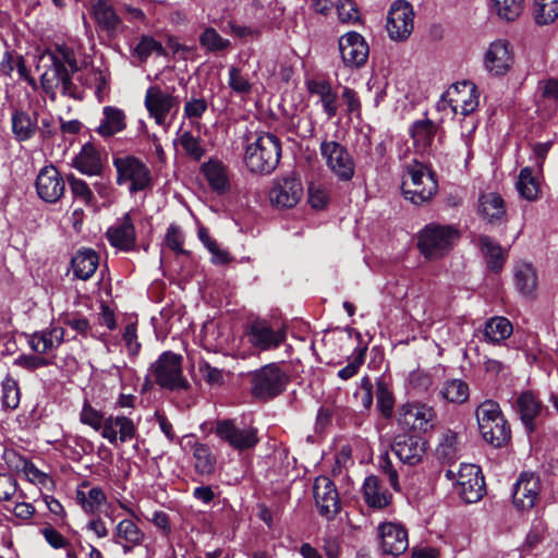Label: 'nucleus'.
<instances>
[{
  "mask_svg": "<svg viewBox=\"0 0 558 558\" xmlns=\"http://www.w3.org/2000/svg\"><path fill=\"white\" fill-rule=\"evenodd\" d=\"M184 236L181 229L175 225H170L166 233V243L169 248L177 253H184Z\"/></svg>",
  "mask_w": 558,
  "mask_h": 558,
  "instance_id": "63",
  "label": "nucleus"
},
{
  "mask_svg": "<svg viewBox=\"0 0 558 558\" xmlns=\"http://www.w3.org/2000/svg\"><path fill=\"white\" fill-rule=\"evenodd\" d=\"M319 150L328 169L338 180L348 182L354 177V160L342 144L336 141H324Z\"/></svg>",
  "mask_w": 558,
  "mask_h": 558,
  "instance_id": "10",
  "label": "nucleus"
},
{
  "mask_svg": "<svg viewBox=\"0 0 558 558\" xmlns=\"http://www.w3.org/2000/svg\"><path fill=\"white\" fill-rule=\"evenodd\" d=\"M198 371L203 379L210 386H221L226 381V372L221 368L211 366L206 361H201Z\"/></svg>",
  "mask_w": 558,
  "mask_h": 558,
  "instance_id": "57",
  "label": "nucleus"
},
{
  "mask_svg": "<svg viewBox=\"0 0 558 558\" xmlns=\"http://www.w3.org/2000/svg\"><path fill=\"white\" fill-rule=\"evenodd\" d=\"M401 189L407 199L415 205H422L435 195L437 181L434 173L423 163L413 161L407 166Z\"/></svg>",
  "mask_w": 558,
  "mask_h": 558,
  "instance_id": "5",
  "label": "nucleus"
},
{
  "mask_svg": "<svg viewBox=\"0 0 558 558\" xmlns=\"http://www.w3.org/2000/svg\"><path fill=\"white\" fill-rule=\"evenodd\" d=\"M201 45L211 52H217L227 49L230 41L222 38L218 32L213 27H207L199 36Z\"/></svg>",
  "mask_w": 558,
  "mask_h": 558,
  "instance_id": "50",
  "label": "nucleus"
},
{
  "mask_svg": "<svg viewBox=\"0 0 558 558\" xmlns=\"http://www.w3.org/2000/svg\"><path fill=\"white\" fill-rule=\"evenodd\" d=\"M338 48L343 64L348 68H360L368 59L369 48L365 38L357 32H348L339 37Z\"/></svg>",
  "mask_w": 558,
  "mask_h": 558,
  "instance_id": "14",
  "label": "nucleus"
},
{
  "mask_svg": "<svg viewBox=\"0 0 558 558\" xmlns=\"http://www.w3.org/2000/svg\"><path fill=\"white\" fill-rule=\"evenodd\" d=\"M475 414L481 435L486 442L495 448L508 444L511 429L496 401L485 400L477 407Z\"/></svg>",
  "mask_w": 558,
  "mask_h": 558,
  "instance_id": "3",
  "label": "nucleus"
},
{
  "mask_svg": "<svg viewBox=\"0 0 558 558\" xmlns=\"http://www.w3.org/2000/svg\"><path fill=\"white\" fill-rule=\"evenodd\" d=\"M154 52L158 56L166 54L165 48L159 41L155 40L150 36H142L138 44L134 48V53L140 58L141 61H146Z\"/></svg>",
  "mask_w": 558,
  "mask_h": 558,
  "instance_id": "52",
  "label": "nucleus"
},
{
  "mask_svg": "<svg viewBox=\"0 0 558 558\" xmlns=\"http://www.w3.org/2000/svg\"><path fill=\"white\" fill-rule=\"evenodd\" d=\"M414 28V11L410 2L396 0L387 14L386 29L393 41L407 40Z\"/></svg>",
  "mask_w": 558,
  "mask_h": 558,
  "instance_id": "11",
  "label": "nucleus"
},
{
  "mask_svg": "<svg viewBox=\"0 0 558 558\" xmlns=\"http://www.w3.org/2000/svg\"><path fill=\"white\" fill-rule=\"evenodd\" d=\"M104 415L100 411L93 408L89 402H85L80 413V421L90 426L95 430H102L104 428Z\"/></svg>",
  "mask_w": 558,
  "mask_h": 558,
  "instance_id": "58",
  "label": "nucleus"
},
{
  "mask_svg": "<svg viewBox=\"0 0 558 558\" xmlns=\"http://www.w3.org/2000/svg\"><path fill=\"white\" fill-rule=\"evenodd\" d=\"M102 119L100 120L96 132L102 137H110L122 132L126 128V116L118 107L106 106L102 109Z\"/></svg>",
  "mask_w": 558,
  "mask_h": 558,
  "instance_id": "32",
  "label": "nucleus"
},
{
  "mask_svg": "<svg viewBox=\"0 0 558 558\" xmlns=\"http://www.w3.org/2000/svg\"><path fill=\"white\" fill-rule=\"evenodd\" d=\"M427 442L417 436H398L392 444V451L399 460L409 465L420 463L426 452Z\"/></svg>",
  "mask_w": 558,
  "mask_h": 558,
  "instance_id": "22",
  "label": "nucleus"
},
{
  "mask_svg": "<svg viewBox=\"0 0 558 558\" xmlns=\"http://www.w3.org/2000/svg\"><path fill=\"white\" fill-rule=\"evenodd\" d=\"M12 132L19 142L28 141L38 130L37 113L15 110L12 113Z\"/></svg>",
  "mask_w": 558,
  "mask_h": 558,
  "instance_id": "33",
  "label": "nucleus"
},
{
  "mask_svg": "<svg viewBox=\"0 0 558 558\" xmlns=\"http://www.w3.org/2000/svg\"><path fill=\"white\" fill-rule=\"evenodd\" d=\"M438 131L439 126L427 118L414 121L409 129L414 147L421 154L433 153L434 140Z\"/></svg>",
  "mask_w": 558,
  "mask_h": 558,
  "instance_id": "28",
  "label": "nucleus"
},
{
  "mask_svg": "<svg viewBox=\"0 0 558 558\" xmlns=\"http://www.w3.org/2000/svg\"><path fill=\"white\" fill-rule=\"evenodd\" d=\"M77 499L86 512L94 513L106 502V495L100 487H93L87 495L78 490Z\"/></svg>",
  "mask_w": 558,
  "mask_h": 558,
  "instance_id": "49",
  "label": "nucleus"
},
{
  "mask_svg": "<svg viewBox=\"0 0 558 558\" xmlns=\"http://www.w3.org/2000/svg\"><path fill=\"white\" fill-rule=\"evenodd\" d=\"M480 211L490 223L499 222L506 213L505 203L497 193H487L480 198Z\"/></svg>",
  "mask_w": 558,
  "mask_h": 558,
  "instance_id": "39",
  "label": "nucleus"
},
{
  "mask_svg": "<svg viewBox=\"0 0 558 558\" xmlns=\"http://www.w3.org/2000/svg\"><path fill=\"white\" fill-rule=\"evenodd\" d=\"M109 243L121 251L129 252L135 247L136 233L129 214L118 219L106 232Z\"/></svg>",
  "mask_w": 558,
  "mask_h": 558,
  "instance_id": "25",
  "label": "nucleus"
},
{
  "mask_svg": "<svg viewBox=\"0 0 558 558\" xmlns=\"http://www.w3.org/2000/svg\"><path fill=\"white\" fill-rule=\"evenodd\" d=\"M376 399L377 407L383 413V415L386 417L390 416L395 405V399L391 391L388 389L387 385L383 381H379L377 384Z\"/></svg>",
  "mask_w": 558,
  "mask_h": 558,
  "instance_id": "59",
  "label": "nucleus"
},
{
  "mask_svg": "<svg viewBox=\"0 0 558 558\" xmlns=\"http://www.w3.org/2000/svg\"><path fill=\"white\" fill-rule=\"evenodd\" d=\"M477 245L485 256L487 266L494 271H499L505 262V253L501 246L487 235H480Z\"/></svg>",
  "mask_w": 558,
  "mask_h": 558,
  "instance_id": "38",
  "label": "nucleus"
},
{
  "mask_svg": "<svg viewBox=\"0 0 558 558\" xmlns=\"http://www.w3.org/2000/svg\"><path fill=\"white\" fill-rule=\"evenodd\" d=\"M480 473V469L473 464L463 465L459 471V494L468 504L478 501L485 493L484 477Z\"/></svg>",
  "mask_w": 558,
  "mask_h": 558,
  "instance_id": "20",
  "label": "nucleus"
},
{
  "mask_svg": "<svg viewBox=\"0 0 558 558\" xmlns=\"http://www.w3.org/2000/svg\"><path fill=\"white\" fill-rule=\"evenodd\" d=\"M194 468L201 475H210L216 468V457L205 444H195L193 449Z\"/></svg>",
  "mask_w": 558,
  "mask_h": 558,
  "instance_id": "41",
  "label": "nucleus"
},
{
  "mask_svg": "<svg viewBox=\"0 0 558 558\" xmlns=\"http://www.w3.org/2000/svg\"><path fill=\"white\" fill-rule=\"evenodd\" d=\"M68 182L71 193L75 198L81 199L85 204H90L93 202L94 194L84 180L75 178L73 174H69Z\"/></svg>",
  "mask_w": 558,
  "mask_h": 558,
  "instance_id": "60",
  "label": "nucleus"
},
{
  "mask_svg": "<svg viewBox=\"0 0 558 558\" xmlns=\"http://www.w3.org/2000/svg\"><path fill=\"white\" fill-rule=\"evenodd\" d=\"M362 493L365 502L372 508L381 509L389 504L390 496L381 489L379 480L374 475L365 478Z\"/></svg>",
  "mask_w": 558,
  "mask_h": 558,
  "instance_id": "37",
  "label": "nucleus"
},
{
  "mask_svg": "<svg viewBox=\"0 0 558 558\" xmlns=\"http://www.w3.org/2000/svg\"><path fill=\"white\" fill-rule=\"evenodd\" d=\"M337 12L341 23H356L360 21V13L353 0H338Z\"/></svg>",
  "mask_w": 558,
  "mask_h": 558,
  "instance_id": "61",
  "label": "nucleus"
},
{
  "mask_svg": "<svg viewBox=\"0 0 558 558\" xmlns=\"http://www.w3.org/2000/svg\"><path fill=\"white\" fill-rule=\"evenodd\" d=\"M98 264L99 257L92 248L77 251L71 259L73 274L81 280H88L95 274Z\"/></svg>",
  "mask_w": 558,
  "mask_h": 558,
  "instance_id": "34",
  "label": "nucleus"
},
{
  "mask_svg": "<svg viewBox=\"0 0 558 558\" xmlns=\"http://www.w3.org/2000/svg\"><path fill=\"white\" fill-rule=\"evenodd\" d=\"M517 190L527 201H535L538 197L539 183L533 175V170L530 167H524L520 171Z\"/></svg>",
  "mask_w": 558,
  "mask_h": 558,
  "instance_id": "46",
  "label": "nucleus"
},
{
  "mask_svg": "<svg viewBox=\"0 0 558 558\" xmlns=\"http://www.w3.org/2000/svg\"><path fill=\"white\" fill-rule=\"evenodd\" d=\"M64 339V329L53 326L36 331L27 336V342L33 351L39 354H46L57 349Z\"/></svg>",
  "mask_w": 558,
  "mask_h": 558,
  "instance_id": "30",
  "label": "nucleus"
},
{
  "mask_svg": "<svg viewBox=\"0 0 558 558\" xmlns=\"http://www.w3.org/2000/svg\"><path fill=\"white\" fill-rule=\"evenodd\" d=\"M524 0H490V10L500 20L512 22L523 10Z\"/></svg>",
  "mask_w": 558,
  "mask_h": 558,
  "instance_id": "42",
  "label": "nucleus"
},
{
  "mask_svg": "<svg viewBox=\"0 0 558 558\" xmlns=\"http://www.w3.org/2000/svg\"><path fill=\"white\" fill-rule=\"evenodd\" d=\"M114 536L116 543L125 542V545H123L124 553H129L132 547L141 545L145 537L140 527L131 520L120 521L116 526Z\"/></svg>",
  "mask_w": 558,
  "mask_h": 558,
  "instance_id": "36",
  "label": "nucleus"
},
{
  "mask_svg": "<svg viewBox=\"0 0 558 558\" xmlns=\"http://www.w3.org/2000/svg\"><path fill=\"white\" fill-rule=\"evenodd\" d=\"M117 170V184H128L131 193L144 191L151 185V174L148 167L134 156L113 159Z\"/></svg>",
  "mask_w": 558,
  "mask_h": 558,
  "instance_id": "7",
  "label": "nucleus"
},
{
  "mask_svg": "<svg viewBox=\"0 0 558 558\" xmlns=\"http://www.w3.org/2000/svg\"><path fill=\"white\" fill-rule=\"evenodd\" d=\"M201 171L215 193L221 195L230 191V171L222 161L210 158L201 166Z\"/></svg>",
  "mask_w": 558,
  "mask_h": 558,
  "instance_id": "27",
  "label": "nucleus"
},
{
  "mask_svg": "<svg viewBox=\"0 0 558 558\" xmlns=\"http://www.w3.org/2000/svg\"><path fill=\"white\" fill-rule=\"evenodd\" d=\"M316 507L320 515L331 520L341 510V502L335 483L327 476H318L313 485Z\"/></svg>",
  "mask_w": 558,
  "mask_h": 558,
  "instance_id": "15",
  "label": "nucleus"
},
{
  "mask_svg": "<svg viewBox=\"0 0 558 558\" xmlns=\"http://www.w3.org/2000/svg\"><path fill=\"white\" fill-rule=\"evenodd\" d=\"M38 196L47 203L58 202L65 191V182L58 169L48 165L40 169L36 182Z\"/></svg>",
  "mask_w": 558,
  "mask_h": 558,
  "instance_id": "18",
  "label": "nucleus"
},
{
  "mask_svg": "<svg viewBox=\"0 0 558 558\" xmlns=\"http://www.w3.org/2000/svg\"><path fill=\"white\" fill-rule=\"evenodd\" d=\"M311 92L319 96V100L322 102L323 109L329 119L337 116L338 106H337V94L332 90L331 86L327 82H317L315 83Z\"/></svg>",
  "mask_w": 558,
  "mask_h": 558,
  "instance_id": "44",
  "label": "nucleus"
},
{
  "mask_svg": "<svg viewBox=\"0 0 558 558\" xmlns=\"http://www.w3.org/2000/svg\"><path fill=\"white\" fill-rule=\"evenodd\" d=\"M179 143L185 154L195 160H201L205 155V149L201 145V140L194 136L190 131H185L181 134Z\"/></svg>",
  "mask_w": 558,
  "mask_h": 558,
  "instance_id": "55",
  "label": "nucleus"
},
{
  "mask_svg": "<svg viewBox=\"0 0 558 558\" xmlns=\"http://www.w3.org/2000/svg\"><path fill=\"white\" fill-rule=\"evenodd\" d=\"M410 386L418 392L427 391L433 385V377L422 371H414L410 374Z\"/></svg>",
  "mask_w": 558,
  "mask_h": 558,
  "instance_id": "64",
  "label": "nucleus"
},
{
  "mask_svg": "<svg viewBox=\"0 0 558 558\" xmlns=\"http://www.w3.org/2000/svg\"><path fill=\"white\" fill-rule=\"evenodd\" d=\"M533 14L538 25L553 23L558 16V0H534Z\"/></svg>",
  "mask_w": 558,
  "mask_h": 558,
  "instance_id": "48",
  "label": "nucleus"
},
{
  "mask_svg": "<svg viewBox=\"0 0 558 558\" xmlns=\"http://www.w3.org/2000/svg\"><path fill=\"white\" fill-rule=\"evenodd\" d=\"M37 71L40 72L43 89L54 100L57 93L73 99H82L81 89L73 83L78 65L75 52L66 46L49 48L38 56Z\"/></svg>",
  "mask_w": 558,
  "mask_h": 558,
  "instance_id": "1",
  "label": "nucleus"
},
{
  "mask_svg": "<svg viewBox=\"0 0 558 558\" xmlns=\"http://www.w3.org/2000/svg\"><path fill=\"white\" fill-rule=\"evenodd\" d=\"M136 427L133 421L126 416L109 415L104 422L101 436L110 444H116L118 439L125 442L135 437Z\"/></svg>",
  "mask_w": 558,
  "mask_h": 558,
  "instance_id": "29",
  "label": "nucleus"
},
{
  "mask_svg": "<svg viewBox=\"0 0 558 558\" xmlns=\"http://www.w3.org/2000/svg\"><path fill=\"white\" fill-rule=\"evenodd\" d=\"M248 342L260 351L278 348L286 339L282 330H272L266 322L255 320L247 330Z\"/></svg>",
  "mask_w": 558,
  "mask_h": 558,
  "instance_id": "24",
  "label": "nucleus"
},
{
  "mask_svg": "<svg viewBox=\"0 0 558 558\" xmlns=\"http://www.w3.org/2000/svg\"><path fill=\"white\" fill-rule=\"evenodd\" d=\"M514 63L513 49L509 41L497 39L489 44L485 57L484 66L494 76H504Z\"/></svg>",
  "mask_w": 558,
  "mask_h": 558,
  "instance_id": "16",
  "label": "nucleus"
},
{
  "mask_svg": "<svg viewBox=\"0 0 558 558\" xmlns=\"http://www.w3.org/2000/svg\"><path fill=\"white\" fill-rule=\"evenodd\" d=\"M251 393L259 400H269L283 392L289 376L276 363L250 373Z\"/></svg>",
  "mask_w": 558,
  "mask_h": 558,
  "instance_id": "6",
  "label": "nucleus"
},
{
  "mask_svg": "<svg viewBox=\"0 0 558 558\" xmlns=\"http://www.w3.org/2000/svg\"><path fill=\"white\" fill-rule=\"evenodd\" d=\"M470 396L469 386L461 379H450L444 383L440 397L452 403H464Z\"/></svg>",
  "mask_w": 558,
  "mask_h": 558,
  "instance_id": "43",
  "label": "nucleus"
},
{
  "mask_svg": "<svg viewBox=\"0 0 558 558\" xmlns=\"http://www.w3.org/2000/svg\"><path fill=\"white\" fill-rule=\"evenodd\" d=\"M144 105L150 118L157 125L168 129L170 122L167 121L169 114L174 116L180 106L179 99L171 93L163 90L159 85H151L145 93Z\"/></svg>",
  "mask_w": 558,
  "mask_h": 558,
  "instance_id": "9",
  "label": "nucleus"
},
{
  "mask_svg": "<svg viewBox=\"0 0 558 558\" xmlns=\"http://www.w3.org/2000/svg\"><path fill=\"white\" fill-rule=\"evenodd\" d=\"M459 450L458 434L451 429L444 432L436 449L438 458L451 462L457 459Z\"/></svg>",
  "mask_w": 558,
  "mask_h": 558,
  "instance_id": "47",
  "label": "nucleus"
},
{
  "mask_svg": "<svg viewBox=\"0 0 558 558\" xmlns=\"http://www.w3.org/2000/svg\"><path fill=\"white\" fill-rule=\"evenodd\" d=\"M93 15L98 26L108 33L116 32L121 25V19L114 8L106 0H97L94 2Z\"/></svg>",
  "mask_w": 558,
  "mask_h": 558,
  "instance_id": "35",
  "label": "nucleus"
},
{
  "mask_svg": "<svg viewBox=\"0 0 558 558\" xmlns=\"http://www.w3.org/2000/svg\"><path fill=\"white\" fill-rule=\"evenodd\" d=\"M398 421L404 428L426 433L435 425L436 412L425 403H408L399 409Z\"/></svg>",
  "mask_w": 558,
  "mask_h": 558,
  "instance_id": "13",
  "label": "nucleus"
},
{
  "mask_svg": "<svg viewBox=\"0 0 558 558\" xmlns=\"http://www.w3.org/2000/svg\"><path fill=\"white\" fill-rule=\"evenodd\" d=\"M73 167L85 175H100L104 170L100 151L93 144L83 145L73 159Z\"/></svg>",
  "mask_w": 558,
  "mask_h": 558,
  "instance_id": "31",
  "label": "nucleus"
},
{
  "mask_svg": "<svg viewBox=\"0 0 558 558\" xmlns=\"http://www.w3.org/2000/svg\"><path fill=\"white\" fill-rule=\"evenodd\" d=\"M512 333V325L505 317H494L485 324L484 338L492 343H499Z\"/></svg>",
  "mask_w": 558,
  "mask_h": 558,
  "instance_id": "40",
  "label": "nucleus"
},
{
  "mask_svg": "<svg viewBox=\"0 0 558 558\" xmlns=\"http://www.w3.org/2000/svg\"><path fill=\"white\" fill-rule=\"evenodd\" d=\"M378 536L380 548L386 555L399 556L408 549V531L400 523H381L378 526Z\"/></svg>",
  "mask_w": 558,
  "mask_h": 558,
  "instance_id": "21",
  "label": "nucleus"
},
{
  "mask_svg": "<svg viewBox=\"0 0 558 558\" xmlns=\"http://www.w3.org/2000/svg\"><path fill=\"white\" fill-rule=\"evenodd\" d=\"M208 104L205 98H191L184 105V117L189 120L199 119L207 111Z\"/></svg>",
  "mask_w": 558,
  "mask_h": 558,
  "instance_id": "62",
  "label": "nucleus"
},
{
  "mask_svg": "<svg viewBox=\"0 0 558 558\" xmlns=\"http://www.w3.org/2000/svg\"><path fill=\"white\" fill-rule=\"evenodd\" d=\"M198 239L213 255L214 263L225 264L229 262L230 258L228 252L219 247L218 243L214 239H211L208 230L205 227H201L198 229Z\"/></svg>",
  "mask_w": 558,
  "mask_h": 558,
  "instance_id": "51",
  "label": "nucleus"
},
{
  "mask_svg": "<svg viewBox=\"0 0 558 558\" xmlns=\"http://www.w3.org/2000/svg\"><path fill=\"white\" fill-rule=\"evenodd\" d=\"M515 410L525 429L532 433L536 429L537 418L546 411V408L532 391H524L515 400Z\"/></svg>",
  "mask_w": 558,
  "mask_h": 558,
  "instance_id": "26",
  "label": "nucleus"
},
{
  "mask_svg": "<svg viewBox=\"0 0 558 558\" xmlns=\"http://www.w3.org/2000/svg\"><path fill=\"white\" fill-rule=\"evenodd\" d=\"M280 157L279 138L271 133H262L246 146L244 162L251 172L269 174L277 168Z\"/></svg>",
  "mask_w": 558,
  "mask_h": 558,
  "instance_id": "2",
  "label": "nucleus"
},
{
  "mask_svg": "<svg viewBox=\"0 0 558 558\" xmlns=\"http://www.w3.org/2000/svg\"><path fill=\"white\" fill-rule=\"evenodd\" d=\"M303 194L301 182L295 178H283L277 181L269 192L272 205L281 208L295 206Z\"/></svg>",
  "mask_w": 558,
  "mask_h": 558,
  "instance_id": "23",
  "label": "nucleus"
},
{
  "mask_svg": "<svg viewBox=\"0 0 558 558\" xmlns=\"http://www.w3.org/2000/svg\"><path fill=\"white\" fill-rule=\"evenodd\" d=\"M215 433L221 440L239 451L252 449L259 441L256 428L252 426H238L231 420L219 421Z\"/></svg>",
  "mask_w": 558,
  "mask_h": 558,
  "instance_id": "12",
  "label": "nucleus"
},
{
  "mask_svg": "<svg viewBox=\"0 0 558 558\" xmlns=\"http://www.w3.org/2000/svg\"><path fill=\"white\" fill-rule=\"evenodd\" d=\"M515 286L522 294H532L537 287V277L530 264H520L515 267Z\"/></svg>",
  "mask_w": 558,
  "mask_h": 558,
  "instance_id": "45",
  "label": "nucleus"
},
{
  "mask_svg": "<svg viewBox=\"0 0 558 558\" xmlns=\"http://www.w3.org/2000/svg\"><path fill=\"white\" fill-rule=\"evenodd\" d=\"M366 350V347L356 348L354 350L353 356L349 359L348 365L338 372V377L341 380H349L359 373L361 366L365 361Z\"/></svg>",
  "mask_w": 558,
  "mask_h": 558,
  "instance_id": "54",
  "label": "nucleus"
},
{
  "mask_svg": "<svg viewBox=\"0 0 558 558\" xmlns=\"http://www.w3.org/2000/svg\"><path fill=\"white\" fill-rule=\"evenodd\" d=\"M2 405L7 409L14 410L20 404V388L17 383L11 378L7 377L2 381Z\"/></svg>",
  "mask_w": 558,
  "mask_h": 558,
  "instance_id": "53",
  "label": "nucleus"
},
{
  "mask_svg": "<svg viewBox=\"0 0 558 558\" xmlns=\"http://www.w3.org/2000/svg\"><path fill=\"white\" fill-rule=\"evenodd\" d=\"M182 356L171 351L163 352L151 365V376L156 383L170 390H181L189 387L182 375Z\"/></svg>",
  "mask_w": 558,
  "mask_h": 558,
  "instance_id": "8",
  "label": "nucleus"
},
{
  "mask_svg": "<svg viewBox=\"0 0 558 558\" xmlns=\"http://www.w3.org/2000/svg\"><path fill=\"white\" fill-rule=\"evenodd\" d=\"M459 239V231L448 225L429 223L418 233L417 247L427 259H438L448 254Z\"/></svg>",
  "mask_w": 558,
  "mask_h": 558,
  "instance_id": "4",
  "label": "nucleus"
},
{
  "mask_svg": "<svg viewBox=\"0 0 558 558\" xmlns=\"http://www.w3.org/2000/svg\"><path fill=\"white\" fill-rule=\"evenodd\" d=\"M541 488L538 475L533 472L521 473L513 486V504L522 510L532 509L538 500Z\"/></svg>",
  "mask_w": 558,
  "mask_h": 558,
  "instance_id": "19",
  "label": "nucleus"
},
{
  "mask_svg": "<svg viewBox=\"0 0 558 558\" xmlns=\"http://www.w3.org/2000/svg\"><path fill=\"white\" fill-rule=\"evenodd\" d=\"M228 85L232 89L233 93L239 95L250 94L252 90V84L248 78L243 75L242 71L239 68L231 66L229 69V80Z\"/></svg>",
  "mask_w": 558,
  "mask_h": 558,
  "instance_id": "56",
  "label": "nucleus"
},
{
  "mask_svg": "<svg viewBox=\"0 0 558 558\" xmlns=\"http://www.w3.org/2000/svg\"><path fill=\"white\" fill-rule=\"evenodd\" d=\"M449 102L452 104V114L468 116L478 107V92L474 83L458 82L447 89Z\"/></svg>",
  "mask_w": 558,
  "mask_h": 558,
  "instance_id": "17",
  "label": "nucleus"
}]
</instances>
